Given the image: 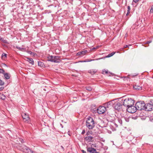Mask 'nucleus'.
<instances>
[{
	"label": "nucleus",
	"mask_w": 153,
	"mask_h": 153,
	"mask_svg": "<svg viewBox=\"0 0 153 153\" xmlns=\"http://www.w3.org/2000/svg\"><path fill=\"white\" fill-rule=\"evenodd\" d=\"M86 126L89 129H92L95 126L94 121L92 118H87L86 122Z\"/></svg>",
	"instance_id": "1"
},
{
	"label": "nucleus",
	"mask_w": 153,
	"mask_h": 153,
	"mask_svg": "<svg viewBox=\"0 0 153 153\" xmlns=\"http://www.w3.org/2000/svg\"><path fill=\"white\" fill-rule=\"evenodd\" d=\"M134 103V101L133 100L128 98L124 100L123 104L124 106L128 108L131 105H133Z\"/></svg>",
	"instance_id": "2"
},
{
	"label": "nucleus",
	"mask_w": 153,
	"mask_h": 153,
	"mask_svg": "<svg viewBox=\"0 0 153 153\" xmlns=\"http://www.w3.org/2000/svg\"><path fill=\"white\" fill-rule=\"evenodd\" d=\"M48 60L51 62L58 63L61 61L60 57L58 56H48L47 57Z\"/></svg>",
	"instance_id": "3"
},
{
	"label": "nucleus",
	"mask_w": 153,
	"mask_h": 153,
	"mask_svg": "<svg viewBox=\"0 0 153 153\" xmlns=\"http://www.w3.org/2000/svg\"><path fill=\"white\" fill-rule=\"evenodd\" d=\"M145 104L143 102H137L135 104V106L137 110H144L145 108Z\"/></svg>",
	"instance_id": "4"
},
{
	"label": "nucleus",
	"mask_w": 153,
	"mask_h": 153,
	"mask_svg": "<svg viewBox=\"0 0 153 153\" xmlns=\"http://www.w3.org/2000/svg\"><path fill=\"white\" fill-rule=\"evenodd\" d=\"M106 110L105 107L103 106H100L97 109V112L99 114L104 113Z\"/></svg>",
	"instance_id": "5"
},
{
	"label": "nucleus",
	"mask_w": 153,
	"mask_h": 153,
	"mask_svg": "<svg viewBox=\"0 0 153 153\" xmlns=\"http://www.w3.org/2000/svg\"><path fill=\"white\" fill-rule=\"evenodd\" d=\"M127 110L130 113H133L136 111L137 109L136 106L131 105L127 108Z\"/></svg>",
	"instance_id": "6"
},
{
	"label": "nucleus",
	"mask_w": 153,
	"mask_h": 153,
	"mask_svg": "<svg viewBox=\"0 0 153 153\" xmlns=\"http://www.w3.org/2000/svg\"><path fill=\"white\" fill-rule=\"evenodd\" d=\"M22 147V148L21 150L25 153H35L34 152L25 146L23 145Z\"/></svg>",
	"instance_id": "7"
},
{
	"label": "nucleus",
	"mask_w": 153,
	"mask_h": 153,
	"mask_svg": "<svg viewBox=\"0 0 153 153\" xmlns=\"http://www.w3.org/2000/svg\"><path fill=\"white\" fill-rule=\"evenodd\" d=\"M122 102H119L116 103L114 105V108L117 110L119 111L122 110Z\"/></svg>",
	"instance_id": "8"
},
{
	"label": "nucleus",
	"mask_w": 153,
	"mask_h": 153,
	"mask_svg": "<svg viewBox=\"0 0 153 153\" xmlns=\"http://www.w3.org/2000/svg\"><path fill=\"white\" fill-rule=\"evenodd\" d=\"M22 116L24 122L28 123L29 120V117L28 114L26 113H22Z\"/></svg>",
	"instance_id": "9"
},
{
	"label": "nucleus",
	"mask_w": 153,
	"mask_h": 153,
	"mask_svg": "<svg viewBox=\"0 0 153 153\" xmlns=\"http://www.w3.org/2000/svg\"><path fill=\"white\" fill-rule=\"evenodd\" d=\"M114 103V100H112L105 103L104 107L106 108H111L113 106Z\"/></svg>",
	"instance_id": "10"
},
{
	"label": "nucleus",
	"mask_w": 153,
	"mask_h": 153,
	"mask_svg": "<svg viewBox=\"0 0 153 153\" xmlns=\"http://www.w3.org/2000/svg\"><path fill=\"white\" fill-rule=\"evenodd\" d=\"M153 108V106L150 103H148L146 105L145 104V110L147 111H151Z\"/></svg>",
	"instance_id": "11"
},
{
	"label": "nucleus",
	"mask_w": 153,
	"mask_h": 153,
	"mask_svg": "<svg viewBox=\"0 0 153 153\" xmlns=\"http://www.w3.org/2000/svg\"><path fill=\"white\" fill-rule=\"evenodd\" d=\"M88 52L87 51V50H85L84 51H82L81 52H78L76 54V55L77 56H82L83 55H85Z\"/></svg>",
	"instance_id": "12"
},
{
	"label": "nucleus",
	"mask_w": 153,
	"mask_h": 153,
	"mask_svg": "<svg viewBox=\"0 0 153 153\" xmlns=\"http://www.w3.org/2000/svg\"><path fill=\"white\" fill-rule=\"evenodd\" d=\"M87 151L88 152L91 153H95L96 152V150L93 148H88L87 149Z\"/></svg>",
	"instance_id": "13"
},
{
	"label": "nucleus",
	"mask_w": 153,
	"mask_h": 153,
	"mask_svg": "<svg viewBox=\"0 0 153 153\" xmlns=\"http://www.w3.org/2000/svg\"><path fill=\"white\" fill-rule=\"evenodd\" d=\"M93 138V137L90 136H88L86 137L85 138V140L86 141L88 142H90L92 140Z\"/></svg>",
	"instance_id": "14"
},
{
	"label": "nucleus",
	"mask_w": 153,
	"mask_h": 153,
	"mask_svg": "<svg viewBox=\"0 0 153 153\" xmlns=\"http://www.w3.org/2000/svg\"><path fill=\"white\" fill-rule=\"evenodd\" d=\"M26 58L27 59V61H28L32 65H33L34 64V61L32 58H29L27 57H26Z\"/></svg>",
	"instance_id": "15"
},
{
	"label": "nucleus",
	"mask_w": 153,
	"mask_h": 153,
	"mask_svg": "<svg viewBox=\"0 0 153 153\" xmlns=\"http://www.w3.org/2000/svg\"><path fill=\"white\" fill-rule=\"evenodd\" d=\"M97 72V70L96 69H91L88 71V72L91 74H93Z\"/></svg>",
	"instance_id": "16"
},
{
	"label": "nucleus",
	"mask_w": 153,
	"mask_h": 153,
	"mask_svg": "<svg viewBox=\"0 0 153 153\" xmlns=\"http://www.w3.org/2000/svg\"><path fill=\"white\" fill-rule=\"evenodd\" d=\"M4 76L5 78L6 79H9L10 78V74H9L5 73L4 74Z\"/></svg>",
	"instance_id": "17"
},
{
	"label": "nucleus",
	"mask_w": 153,
	"mask_h": 153,
	"mask_svg": "<svg viewBox=\"0 0 153 153\" xmlns=\"http://www.w3.org/2000/svg\"><path fill=\"white\" fill-rule=\"evenodd\" d=\"M133 88L134 89L137 90H141L142 87L138 85H135L133 86Z\"/></svg>",
	"instance_id": "18"
},
{
	"label": "nucleus",
	"mask_w": 153,
	"mask_h": 153,
	"mask_svg": "<svg viewBox=\"0 0 153 153\" xmlns=\"http://www.w3.org/2000/svg\"><path fill=\"white\" fill-rule=\"evenodd\" d=\"M16 48L18 49L19 50L22 51H25V48H21L19 47H16Z\"/></svg>",
	"instance_id": "19"
},
{
	"label": "nucleus",
	"mask_w": 153,
	"mask_h": 153,
	"mask_svg": "<svg viewBox=\"0 0 153 153\" xmlns=\"http://www.w3.org/2000/svg\"><path fill=\"white\" fill-rule=\"evenodd\" d=\"M130 10L131 8L130 6H128V10H127V13L126 14V15L127 16L128 15V14L130 13Z\"/></svg>",
	"instance_id": "20"
},
{
	"label": "nucleus",
	"mask_w": 153,
	"mask_h": 153,
	"mask_svg": "<svg viewBox=\"0 0 153 153\" xmlns=\"http://www.w3.org/2000/svg\"><path fill=\"white\" fill-rule=\"evenodd\" d=\"M38 65L40 67H43L44 65V64L43 62H38Z\"/></svg>",
	"instance_id": "21"
},
{
	"label": "nucleus",
	"mask_w": 153,
	"mask_h": 153,
	"mask_svg": "<svg viewBox=\"0 0 153 153\" xmlns=\"http://www.w3.org/2000/svg\"><path fill=\"white\" fill-rule=\"evenodd\" d=\"M115 53V52H113L112 53L109 54L108 55L107 57H110L112 56H113Z\"/></svg>",
	"instance_id": "22"
},
{
	"label": "nucleus",
	"mask_w": 153,
	"mask_h": 153,
	"mask_svg": "<svg viewBox=\"0 0 153 153\" xmlns=\"http://www.w3.org/2000/svg\"><path fill=\"white\" fill-rule=\"evenodd\" d=\"M7 54L5 53H3L1 56V57L2 58H5L6 57Z\"/></svg>",
	"instance_id": "23"
},
{
	"label": "nucleus",
	"mask_w": 153,
	"mask_h": 153,
	"mask_svg": "<svg viewBox=\"0 0 153 153\" xmlns=\"http://www.w3.org/2000/svg\"><path fill=\"white\" fill-rule=\"evenodd\" d=\"M150 13H153V5H152L151 7V9L150 11Z\"/></svg>",
	"instance_id": "24"
},
{
	"label": "nucleus",
	"mask_w": 153,
	"mask_h": 153,
	"mask_svg": "<svg viewBox=\"0 0 153 153\" xmlns=\"http://www.w3.org/2000/svg\"><path fill=\"white\" fill-rule=\"evenodd\" d=\"M95 60V59H86L85 60L86 61V62H91V61H94Z\"/></svg>",
	"instance_id": "25"
},
{
	"label": "nucleus",
	"mask_w": 153,
	"mask_h": 153,
	"mask_svg": "<svg viewBox=\"0 0 153 153\" xmlns=\"http://www.w3.org/2000/svg\"><path fill=\"white\" fill-rule=\"evenodd\" d=\"M107 72H108L107 71H106L105 70H102V73L103 74H107Z\"/></svg>",
	"instance_id": "26"
},
{
	"label": "nucleus",
	"mask_w": 153,
	"mask_h": 153,
	"mask_svg": "<svg viewBox=\"0 0 153 153\" xmlns=\"http://www.w3.org/2000/svg\"><path fill=\"white\" fill-rule=\"evenodd\" d=\"M124 118L125 119L126 121L127 122H128L129 121V119L128 117V118L124 117Z\"/></svg>",
	"instance_id": "27"
},
{
	"label": "nucleus",
	"mask_w": 153,
	"mask_h": 153,
	"mask_svg": "<svg viewBox=\"0 0 153 153\" xmlns=\"http://www.w3.org/2000/svg\"><path fill=\"white\" fill-rule=\"evenodd\" d=\"M86 89L88 91H91V88L90 87H87Z\"/></svg>",
	"instance_id": "28"
},
{
	"label": "nucleus",
	"mask_w": 153,
	"mask_h": 153,
	"mask_svg": "<svg viewBox=\"0 0 153 153\" xmlns=\"http://www.w3.org/2000/svg\"><path fill=\"white\" fill-rule=\"evenodd\" d=\"M19 140L22 143H24V140L22 139L19 138Z\"/></svg>",
	"instance_id": "29"
},
{
	"label": "nucleus",
	"mask_w": 153,
	"mask_h": 153,
	"mask_svg": "<svg viewBox=\"0 0 153 153\" xmlns=\"http://www.w3.org/2000/svg\"><path fill=\"white\" fill-rule=\"evenodd\" d=\"M0 39L3 42H4V43H6L7 42V41L6 40H4V39H3L2 38H1Z\"/></svg>",
	"instance_id": "30"
},
{
	"label": "nucleus",
	"mask_w": 153,
	"mask_h": 153,
	"mask_svg": "<svg viewBox=\"0 0 153 153\" xmlns=\"http://www.w3.org/2000/svg\"><path fill=\"white\" fill-rule=\"evenodd\" d=\"M27 52L28 53H29L30 54H32V52H31V51H27Z\"/></svg>",
	"instance_id": "31"
},
{
	"label": "nucleus",
	"mask_w": 153,
	"mask_h": 153,
	"mask_svg": "<svg viewBox=\"0 0 153 153\" xmlns=\"http://www.w3.org/2000/svg\"><path fill=\"white\" fill-rule=\"evenodd\" d=\"M98 47H99L98 46H97L96 47H94V48H92L91 49L92 50H94V49H97L98 48Z\"/></svg>",
	"instance_id": "32"
},
{
	"label": "nucleus",
	"mask_w": 153,
	"mask_h": 153,
	"mask_svg": "<svg viewBox=\"0 0 153 153\" xmlns=\"http://www.w3.org/2000/svg\"><path fill=\"white\" fill-rule=\"evenodd\" d=\"M0 83L1 85H3L4 83L2 82V81L1 80H0Z\"/></svg>",
	"instance_id": "33"
},
{
	"label": "nucleus",
	"mask_w": 153,
	"mask_h": 153,
	"mask_svg": "<svg viewBox=\"0 0 153 153\" xmlns=\"http://www.w3.org/2000/svg\"><path fill=\"white\" fill-rule=\"evenodd\" d=\"M4 88V87H1L0 88V91H2Z\"/></svg>",
	"instance_id": "34"
},
{
	"label": "nucleus",
	"mask_w": 153,
	"mask_h": 153,
	"mask_svg": "<svg viewBox=\"0 0 153 153\" xmlns=\"http://www.w3.org/2000/svg\"><path fill=\"white\" fill-rule=\"evenodd\" d=\"M139 1V0H133V1L135 3H137Z\"/></svg>",
	"instance_id": "35"
},
{
	"label": "nucleus",
	"mask_w": 153,
	"mask_h": 153,
	"mask_svg": "<svg viewBox=\"0 0 153 153\" xmlns=\"http://www.w3.org/2000/svg\"><path fill=\"white\" fill-rule=\"evenodd\" d=\"M119 122L120 124L121 125L122 124V121L121 120H119Z\"/></svg>",
	"instance_id": "36"
},
{
	"label": "nucleus",
	"mask_w": 153,
	"mask_h": 153,
	"mask_svg": "<svg viewBox=\"0 0 153 153\" xmlns=\"http://www.w3.org/2000/svg\"><path fill=\"white\" fill-rule=\"evenodd\" d=\"M151 42H152L151 41H147L146 43H147V44H149V43H151Z\"/></svg>",
	"instance_id": "37"
},
{
	"label": "nucleus",
	"mask_w": 153,
	"mask_h": 153,
	"mask_svg": "<svg viewBox=\"0 0 153 153\" xmlns=\"http://www.w3.org/2000/svg\"><path fill=\"white\" fill-rule=\"evenodd\" d=\"M82 152L83 153H86V151L84 150H82Z\"/></svg>",
	"instance_id": "38"
},
{
	"label": "nucleus",
	"mask_w": 153,
	"mask_h": 153,
	"mask_svg": "<svg viewBox=\"0 0 153 153\" xmlns=\"http://www.w3.org/2000/svg\"><path fill=\"white\" fill-rule=\"evenodd\" d=\"M85 133V130H83L82 133L83 134Z\"/></svg>",
	"instance_id": "39"
},
{
	"label": "nucleus",
	"mask_w": 153,
	"mask_h": 153,
	"mask_svg": "<svg viewBox=\"0 0 153 153\" xmlns=\"http://www.w3.org/2000/svg\"><path fill=\"white\" fill-rule=\"evenodd\" d=\"M81 62H86L85 60H84L83 61H81Z\"/></svg>",
	"instance_id": "40"
},
{
	"label": "nucleus",
	"mask_w": 153,
	"mask_h": 153,
	"mask_svg": "<svg viewBox=\"0 0 153 153\" xmlns=\"http://www.w3.org/2000/svg\"><path fill=\"white\" fill-rule=\"evenodd\" d=\"M101 59V58H98V59H97V60H99V59Z\"/></svg>",
	"instance_id": "41"
},
{
	"label": "nucleus",
	"mask_w": 153,
	"mask_h": 153,
	"mask_svg": "<svg viewBox=\"0 0 153 153\" xmlns=\"http://www.w3.org/2000/svg\"><path fill=\"white\" fill-rule=\"evenodd\" d=\"M60 125H61V126H62V128H63V126H62V125L61 124H60Z\"/></svg>",
	"instance_id": "42"
},
{
	"label": "nucleus",
	"mask_w": 153,
	"mask_h": 153,
	"mask_svg": "<svg viewBox=\"0 0 153 153\" xmlns=\"http://www.w3.org/2000/svg\"><path fill=\"white\" fill-rule=\"evenodd\" d=\"M128 46L127 45H126V46H125V48H126Z\"/></svg>",
	"instance_id": "43"
},
{
	"label": "nucleus",
	"mask_w": 153,
	"mask_h": 153,
	"mask_svg": "<svg viewBox=\"0 0 153 153\" xmlns=\"http://www.w3.org/2000/svg\"><path fill=\"white\" fill-rule=\"evenodd\" d=\"M4 65H5V66H7V65H5V64H4Z\"/></svg>",
	"instance_id": "44"
},
{
	"label": "nucleus",
	"mask_w": 153,
	"mask_h": 153,
	"mask_svg": "<svg viewBox=\"0 0 153 153\" xmlns=\"http://www.w3.org/2000/svg\"><path fill=\"white\" fill-rule=\"evenodd\" d=\"M95 153H99V152H95Z\"/></svg>",
	"instance_id": "45"
},
{
	"label": "nucleus",
	"mask_w": 153,
	"mask_h": 153,
	"mask_svg": "<svg viewBox=\"0 0 153 153\" xmlns=\"http://www.w3.org/2000/svg\"><path fill=\"white\" fill-rule=\"evenodd\" d=\"M133 119H135V117H134V118H133Z\"/></svg>",
	"instance_id": "46"
}]
</instances>
